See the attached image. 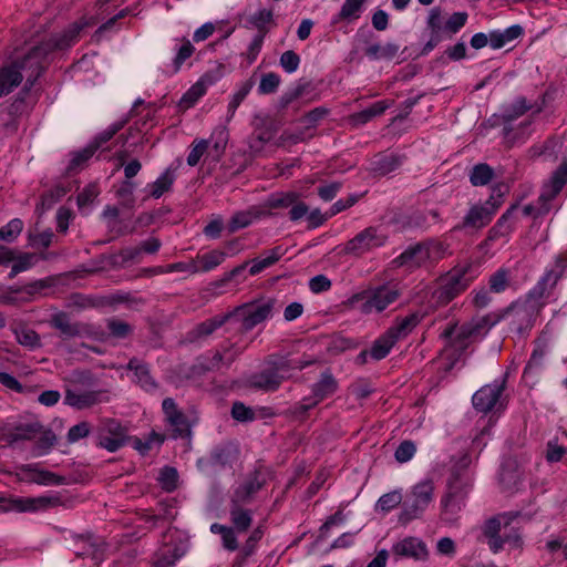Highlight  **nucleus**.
<instances>
[{"label":"nucleus","instance_id":"obj_1","mask_svg":"<svg viewBox=\"0 0 567 567\" xmlns=\"http://www.w3.org/2000/svg\"><path fill=\"white\" fill-rule=\"evenodd\" d=\"M83 24H71L60 34L42 41L31 48L23 56L17 58L0 68V97L7 96L18 87L23 79V91H30L48 64V55L54 50H64L75 44Z\"/></svg>","mask_w":567,"mask_h":567},{"label":"nucleus","instance_id":"obj_2","mask_svg":"<svg viewBox=\"0 0 567 567\" xmlns=\"http://www.w3.org/2000/svg\"><path fill=\"white\" fill-rule=\"evenodd\" d=\"M518 516L517 512H506L486 520L483 535L494 554L505 549L509 551L522 549L524 542L519 529L511 526Z\"/></svg>","mask_w":567,"mask_h":567},{"label":"nucleus","instance_id":"obj_3","mask_svg":"<svg viewBox=\"0 0 567 567\" xmlns=\"http://www.w3.org/2000/svg\"><path fill=\"white\" fill-rule=\"evenodd\" d=\"M472 482L465 472H453L447 481L445 494L441 498V519L446 524H455L465 502Z\"/></svg>","mask_w":567,"mask_h":567},{"label":"nucleus","instance_id":"obj_4","mask_svg":"<svg viewBox=\"0 0 567 567\" xmlns=\"http://www.w3.org/2000/svg\"><path fill=\"white\" fill-rule=\"evenodd\" d=\"M503 196L504 192L501 186L493 188L491 196L484 203H475L468 207L462 220L452 228V231H478L485 228L503 205Z\"/></svg>","mask_w":567,"mask_h":567},{"label":"nucleus","instance_id":"obj_5","mask_svg":"<svg viewBox=\"0 0 567 567\" xmlns=\"http://www.w3.org/2000/svg\"><path fill=\"white\" fill-rule=\"evenodd\" d=\"M435 485L432 478H425L411 487L402 503L399 523L408 525L422 517L434 499Z\"/></svg>","mask_w":567,"mask_h":567},{"label":"nucleus","instance_id":"obj_6","mask_svg":"<svg viewBox=\"0 0 567 567\" xmlns=\"http://www.w3.org/2000/svg\"><path fill=\"white\" fill-rule=\"evenodd\" d=\"M401 296V290L396 284L388 282L377 287H371L362 292L353 295L348 302L354 305L361 302L360 311L364 315L380 313L390 305L395 302Z\"/></svg>","mask_w":567,"mask_h":567},{"label":"nucleus","instance_id":"obj_7","mask_svg":"<svg viewBox=\"0 0 567 567\" xmlns=\"http://www.w3.org/2000/svg\"><path fill=\"white\" fill-rule=\"evenodd\" d=\"M475 277V269L471 265L454 267L442 278L440 287L433 292V298L440 306L447 305L464 292Z\"/></svg>","mask_w":567,"mask_h":567},{"label":"nucleus","instance_id":"obj_8","mask_svg":"<svg viewBox=\"0 0 567 567\" xmlns=\"http://www.w3.org/2000/svg\"><path fill=\"white\" fill-rule=\"evenodd\" d=\"M445 248L439 241L419 243L410 246L402 254L392 260L394 267H404L409 271H413L427 262L437 261L443 258Z\"/></svg>","mask_w":567,"mask_h":567},{"label":"nucleus","instance_id":"obj_9","mask_svg":"<svg viewBox=\"0 0 567 567\" xmlns=\"http://www.w3.org/2000/svg\"><path fill=\"white\" fill-rule=\"evenodd\" d=\"M275 305L276 300L269 298L260 302L244 303L229 312L231 320L240 323V330L248 332L272 316Z\"/></svg>","mask_w":567,"mask_h":567},{"label":"nucleus","instance_id":"obj_10","mask_svg":"<svg viewBox=\"0 0 567 567\" xmlns=\"http://www.w3.org/2000/svg\"><path fill=\"white\" fill-rule=\"evenodd\" d=\"M386 240L388 236L380 227L370 226L348 240L343 250L349 255L360 257L384 246Z\"/></svg>","mask_w":567,"mask_h":567},{"label":"nucleus","instance_id":"obj_11","mask_svg":"<svg viewBox=\"0 0 567 567\" xmlns=\"http://www.w3.org/2000/svg\"><path fill=\"white\" fill-rule=\"evenodd\" d=\"M59 499L50 496L22 497L0 494V509L4 512L35 513L58 505Z\"/></svg>","mask_w":567,"mask_h":567},{"label":"nucleus","instance_id":"obj_12","mask_svg":"<svg viewBox=\"0 0 567 567\" xmlns=\"http://www.w3.org/2000/svg\"><path fill=\"white\" fill-rule=\"evenodd\" d=\"M536 310V305L525 300L512 303L504 316L509 320L511 330L523 336L533 328Z\"/></svg>","mask_w":567,"mask_h":567},{"label":"nucleus","instance_id":"obj_13","mask_svg":"<svg viewBox=\"0 0 567 567\" xmlns=\"http://www.w3.org/2000/svg\"><path fill=\"white\" fill-rule=\"evenodd\" d=\"M73 553L83 559H90V564L100 565L104 560L105 544L93 535H79L74 538Z\"/></svg>","mask_w":567,"mask_h":567},{"label":"nucleus","instance_id":"obj_14","mask_svg":"<svg viewBox=\"0 0 567 567\" xmlns=\"http://www.w3.org/2000/svg\"><path fill=\"white\" fill-rule=\"evenodd\" d=\"M127 440L126 427L118 421L109 419L101 427L97 445L109 452H116L127 443Z\"/></svg>","mask_w":567,"mask_h":567},{"label":"nucleus","instance_id":"obj_15","mask_svg":"<svg viewBox=\"0 0 567 567\" xmlns=\"http://www.w3.org/2000/svg\"><path fill=\"white\" fill-rule=\"evenodd\" d=\"M282 382V375L277 372L274 364L267 359L260 371L247 378L246 385L256 391L275 392L280 388Z\"/></svg>","mask_w":567,"mask_h":567},{"label":"nucleus","instance_id":"obj_16","mask_svg":"<svg viewBox=\"0 0 567 567\" xmlns=\"http://www.w3.org/2000/svg\"><path fill=\"white\" fill-rule=\"evenodd\" d=\"M162 409L166 423L173 430V437H187L190 435V425L187 416L177 408L176 402L172 398L163 400Z\"/></svg>","mask_w":567,"mask_h":567},{"label":"nucleus","instance_id":"obj_17","mask_svg":"<svg viewBox=\"0 0 567 567\" xmlns=\"http://www.w3.org/2000/svg\"><path fill=\"white\" fill-rule=\"evenodd\" d=\"M21 481L45 486H59L65 478L48 470L40 467L38 463L22 464L18 467Z\"/></svg>","mask_w":567,"mask_h":567},{"label":"nucleus","instance_id":"obj_18","mask_svg":"<svg viewBox=\"0 0 567 567\" xmlns=\"http://www.w3.org/2000/svg\"><path fill=\"white\" fill-rule=\"evenodd\" d=\"M109 391L107 390H90L78 392L72 389L65 390L64 403L69 406H72L76 410H84L92 408L102 402L109 401Z\"/></svg>","mask_w":567,"mask_h":567},{"label":"nucleus","instance_id":"obj_19","mask_svg":"<svg viewBox=\"0 0 567 567\" xmlns=\"http://www.w3.org/2000/svg\"><path fill=\"white\" fill-rule=\"evenodd\" d=\"M505 379L502 381H495L492 384H486L477 390L473 398V406L478 412L487 413L489 412L498 402L504 389H505Z\"/></svg>","mask_w":567,"mask_h":567},{"label":"nucleus","instance_id":"obj_20","mask_svg":"<svg viewBox=\"0 0 567 567\" xmlns=\"http://www.w3.org/2000/svg\"><path fill=\"white\" fill-rule=\"evenodd\" d=\"M165 542L155 554L154 567H171L186 553V545L181 539L175 540L172 534L166 535Z\"/></svg>","mask_w":567,"mask_h":567},{"label":"nucleus","instance_id":"obj_21","mask_svg":"<svg viewBox=\"0 0 567 567\" xmlns=\"http://www.w3.org/2000/svg\"><path fill=\"white\" fill-rule=\"evenodd\" d=\"M126 370L133 372V382L146 392H155L158 383L151 374L150 365L143 360L133 357L125 367Z\"/></svg>","mask_w":567,"mask_h":567},{"label":"nucleus","instance_id":"obj_22","mask_svg":"<svg viewBox=\"0 0 567 567\" xmlns=\"http://www.w3.org/2000/svg\"><path fill=\"white\" fill-rule=\"evenodd\" d=\"M561 277V272L553 269L546 270L536 285L527 293L526 300L530 303H538L544 298H548Z\"/></svg>","mask_w":567,"mask_h":567},{"label":"nucleus","instance_id":"obj_23","mask_svg":"<svg viewBox=\"0 0 567 567\" xmlns=\"http://www.w3.org/2000/svg\"><path fill=\"white\" fill-rule=\"evenodd\" d=\"M518 209V205L514 204L497 219L492 228L487 233V237L484 240V245H488L489 241H495L501 237L508 236L514 231L517 218L515 212Z\"/></svg>","mask_w":567,"mask_h":567},{"label":"nucleus","instance_id":"obj_24","mask_svg":"<svg viewBox=\"0 0 567 567\" xmlns=\"http://www.w3.org/2000/svg\"><path fill=\"white\" fill-rule=\"evenodd\" d=\"M392 551L395 556L410 557L415 560H425L429 550L425 543L417 537H406L393 545Z\"/></svg>","mask_w":567,"mask_h":567},{"label":"nucleus","instance_id":"obj_25","mask_svg":"<svg viewBox=\"0 0 567 567\" xmlns=\"http://www.w3.org/2000/svg\"><path fill=\"white\" fill-rule=\"evenodd\" d=\"M423 318L424 315L420 311L411 312L405 317H398L386 332L398 342L406 338L421 323Z\"/></svg>","mask_w":567,"mask_h":567},{"label":"nucleus","instance_id":"obj_26","mask_svg":"<svg viewBox=\"0 0 567 567\" xmlns=\"http://www.w3.org/2000/svg\"><path fill=\"white\" fill-rule=\"evenodd\" d=\"M231 320L230 312L216 315L205 321L196 324L189 332L188 338L192 342L204 340L212 336L217 329Z\"/></svg>","mask_w":567,"mask_h":567},{"label":"nucleus","instance_id":"obj_27","mask_svg":"<svg viewBox=\"0 0 567 567\" xmlns=\"http://www.w3.org/2000/svg\"><path fill=\"white\" fill-rule=\"evenodd\" d=\"M268 359L271 364H274L277 372L282 375V381L290 379L295 371H300L312 363L311 360L290 355H270Z\"/></svg>","mask_w":567,"mask_h":567},{"label":"nucleus","instance_id":"obj_28","mask_svg":"<svg viewBox=\"0 0 567 567\" xmlns=\"http://www.w3.org/2000/svg\"><path fill=\"white\" fill-rule=\"evenodd\" d=\"M567 184V158H565L560 165L554 171L549 183L545 186L544 192L540 195L543 200L554 199Z\"/></svg>","mask_w":567,"mask_h":567},{"label":"nucleus","instance_id":"obj_29","mask_svg":"<svg viewBox=\"0 0 567 567\" xmlns=\"http://www.w3.org/2000/svg\"><path fill=\"white\" fill-rule=\"evenodd\" d=\"M442 337L444 339L451 340L453 346L460 349H464L467 347L468 340L472 339L473 337H477V333L472 322L470 321L467 323L462 324L461 327H447L443 331Z\"/></svg>","mask_w":567,"mask_h":567},{"label":"nucleus","instance_id":"obj_30","mask_svg":"<svg viewBox=\"0 0 567 567\" xmlns=\"http://www.w3.org/2000/svg\"><path fill=\"white\" fill-rule=\"evenodd\" d=\"M235 360L234 355H226L220 352H215L210 358H202L197 360L192 367L193 374H204L208 371L218 370L223 364L229 367Z\"/></svg>","mask_w":567,"mask_h":567},{"label":"nucleus","instance_id":"obj_31","mask_svg":"<svg viewBox=\"0 0 567 567\" xmlns=\"http://www.w3.org/2000/svg\"><path fill=\"white\" fill-rule=\"evenodd\" d=\"M367 0H344L340 11L331 19L333 27L342 22L351 23L361 17L363 4Z\"/></svg>","mask_w":567,"mask_h":567},{"label":"nucleus","instance_id":"obj_32","mask_svg":"<svg viewBox=\"0 0 567 567\" xmlns=\"http://www.w3.org/2000/svg\"><path fill=\"white\" fill-rule=\"evenodd\" d=\"M261 487L262 483L257 476L249 477L235 489L230 503L238 505L248 504Z\"/></svg>","mask_w":567,"mask_h":567},{"label":"nucleus","instance_id":"obj_33","mask_svg":"<svg viewBox=\"0 0 567 567\" xmlns=\"http://www.w3.org/2000/svg\"><path fill=\"white\" fill-rule=\"evenodd\" d=\"M337 389V380L330 372L326 371L321 374L319 381L312 385V393L310 396L319 404L326 398L332 395Z\"/></svg>","mask_w":567,"mask_h":567},{"label":"nucleus","instance_id":"obj_34","mask_svg":"<svg viewBox=\"0 0 567 567\" xmlns=\"http://www.w3.org/2000/svg\"><path fill=\"white\" fill-rule=\"evenodd\" d=\"M389 106L390 103L386 101H378L371 104L369 107L351 114L349 120L354 126H361L374 117L382 115L389 109Z\"/></svg>","mask_w":567,"mask_h":567},{"label":"nucleus","instance_id":"obj_35","mask_svg":"<svg viewBox=\"0 0 567 567\" xmlns=\"http://www.w3.org/2000/svg\"><path fill=\"white\" fill-rule=\"evenodd\" d=\"M42 430V424L38 421L30 423H20L14 425L10 432L8 433L9 442H18V441H31Z\"/></svg>","mask_w":567,"mask_h":567},{"label":"nucleus","instance_id":"obj_36","mask_svg":"<svg viewBox=\"0 0 567 567\" xmlns=\"http://www.w3.org/2000/svg\"><path fill=\"white\" fill-rule=\"evenodd\" d=\"M264 213L257 208L251 207L247 210L235 213L228 221V231L236 233L239 229L248 227L255 219H258Z\"/></svg>","mask_w":567,"mask_h":567},{"label":"nucleus","instance_id":"obj_37","mask_svg":"<svg viewBox=\"0 0 567 567\" xmlns=\"http://www.w3.org/2000/svg\"><path fill=\"white\" fill-rule=\"evenodd\" d=\"M401 164V157L395 154H379L374 156L371 169L375 175L384 176L395 171Z\"/></svg>","mask_w":567,"mask_h":567},{"label":"nucleus","instance_id":"obj_38","mask_svg":"<svg viewBox=\"0 0 567 567\" xmlns=\"http://www.w3.org/2000/svg\"><path fill=\"white\" fill-rule=\"evenodd\" d=\"M226 259V254L221 250H212L203 255H197L193 260L196 272H207L218 267Z\"/></svg>","mask_w":567,"mask_h":567},{"label":"nucleus","instance_id":"obj_39","mask_svg":"<svg viewBox=\"0 0 567 567\" xmlns=\"http://www.w3.org/2000/svg\"><path fill=\"white\" fill-rule=\"evenodd\" d=\"M176 53L173 59L172 65L169 66L168 70V72L172 74L177 73L181 70L184 62L188 60L195 52V47L188 39H176Z\"/></svg>","mask_w":567,"mask_h":567},{"label":"nucleus","instance_id":"obj_40","mask_svg":"<svg viewBox=\"0 0 567 567\" xmlns=\"http://www.w3.org/2000/svg\"><path fill=\"white\" fill-rule=\"evenodd\" d=\"M68 193L66 188L56 185L41 195L40 202L35 206V213L40 216L51 209Z\"/></svg>","mask_w":567,"mask_h":567},{"label":"nucleus","instance_id":"obj_41","mask_svg":"<svg viewBox=\"0 0 567 567\" xmlns=\"http://www.w3.org/2000/svg\"><path fill=\"white\" fill-rule=\"evenodd\" d=\"M523 34V28L518 24L511 25L504 31L489 33V45L493 49H501Z\"/></svg>","mask_w":567,"mask_h":567},{"label":"nucleus","instance_id":"obj_42","mask_svg":"<svg viewBox=\"0 0 567 567\" xmlns=\"http://www.w3.org/2000/svg\"><path fill=\"white\" fill-rule=\"evenodd\" d=\"M174 182L175 173L171 167H168L155 182L148 184L147 187L150 188V195L156 199L162 197L166 192L171 190Z\"/></svg>","mask_w":567,"mask_h":567},{"label":"nucleus","instance_id":"obj_43","mask_svg":"<svg viewBox=\"0 0 567 567\" xmlns=\"http://www.w3.org/2000/svg\"><path fill=\"white\" fill-rule=\"evenodd\" d=\"M50 322L64 338H73L81 333L80 324L71 322L65 312L55 313Z\"/></svg>","mask_w":567,"mask_h":567},{"label":"nucleus","instance_id":"obj_44","mask_svg":"<svg viewBox=\"0 0 567 567\" xmlns=\"http://www.w3.org/2000/svg\"><path fill=\"white\" fill-rule=\"evenodd\" d=\"M395 343L396 342L392 339V337L385 331L372 343L369 350L370 357L375 361L384 359L390 353Z\"/></svg>","mask_w":567,"mask_h":567},{"label":"nucleus","instance_id":"obj_45","mask_svg":"<svg viewBox=\"0 0 567 567\" xmlns=\"http://www.w3.org/2000/svg\"><path fill=\"white\" fill-rule=\"evenodd\" d=\"M165 441V435L152 431L145 440L137 436L128 437L127 442H131L132 446L138 451L142 455L147 454L153 445L161 446Z\"/></svg>","mask_w":567,"mask_h":567},{"label":"nucleus","instance_id":"obj_46","mask_svg":"<svg viewBox=\"0 0 567 567\" xmlns=\"http://www.w3.org/2000/svg\"><path fill=\"white\" fill-rule=\"evenodd\" d=\"M399 50L400 48L398 44L390 42L384 45L380 43H373L369 45L364 52L365 55L371 60H391L398 54Z\"/></svg>","mask_w":567,"mask_h":567},{"label":"nucleus","instance_id":"obj_47","mask_svg":"<svg viewBox=\"0 0 567 567\" xmlns=\"http://www.w3.org/2000/svg\"><path fill=\"white\" fill-rule=\"evenodd\" d=\"M230 517L238 532H246L251 524V512L243 508V505L230 503Z\"/></svg>","mask_w":567,"mask_h":567},{"label":"nucleus","instance_id":"obj_48","mask_svg":"<svg viewBox=\"0 0 567 567\" xmlns=\"http://www.w3.org/2000/svg\"><path fill=\"white\" fill-rule=\"evenodd\" d=\"M248 22L265 38L269 31L267 25L274 23V13L271 10L260 9L249 17Z\"/></svg>","mask_w":567,"mask_h":567},{"label":"nucleus","instance_id":"obj_49","mask_svg":"<svg viewBox=\"0 0 567 567\" xmlns=\"http://www.w3.org/2000/svg\"><path fill=\"white\" fill-rule=\"evenodd\" d=\"M298 198L299 195L296 192L275 193L267 198L266 206L270 209L288 208L293 205Z\"/></svg>","mask_w":567,"mask_h":567},{"label":"nucleus","instance_id":"obj_50","mask_svg":"<svg viewBox=\"0 0 567 567\" xmlns=\"http://www.w3.org/2000/svg\"><path fill=\"white\" fill-rule=\"evenodd\" d=\"M494 176L493 168L487 164L475 165L470 174V182L473 186L487 185Z\"/></svg>","mask_w":567,"mask_h":567},{"label":"nucleus","instance_id":"obj_51","mask_svg":"<svg viewBox=\"0 0 567 567\" xmlns=\"http://www.w3.org/2000/svg\"><path fill=\"white\" fill-rule=\"evenodd\" d=\"M157 480L162 489L167 493H172L177 488L178 473L175 467L165 466L161 470Z\"/></svg>","mask_w":567,"mask_h":567},{"label":"nucleus","instance_id":"obj_52","mask_svg":"<svg viewBox=\"0 0 567 567\" xmlns=\"http://www.w3.org/2000/svg\"><path fill=\"white\" fill-rule=\"evenodd\" d=\"M208 141L210 142L215 158L219 159L228 142V132L224 127H217Z\"/></svg>","mask_w":567,"mask_h":567},{"label":"nucleus","instance_id":"obj_53","mask_svg":"<svg viewBox=\"0 0 567 567\" xmlns=\"http://www.w3.org/2000/svg\"><path fill=\"white\" fill-rule=\"evenodd\" d=\"M40 436L35 443L34 450L37 451V455L47 454L55 444H56V435L50 429H43L39 433Z\"/></svg>","mask_w":567,"mask_h":567},{"label":"nucleus","instance_id":"obj_54","mask_svg":"<svg viewBox=\"0 0 567 567\" xmlns=\"http://www.w3.org/2000/svg\"><path fill=\"white\" fill-rule=\"evenodd\" d=\"M467 18L468 14L466 12H454L445 22L443 32L451 39L465 25Z\"/></svg>","mask_w":567,"mask_h":567},{"label":"nucleus","instance_id":"obj_55","mask_svg":"<svg viewBox=\"0 0 567 567\" xmlns=\"http://www.w3.org/2000/svg\"><path fill=\"white\" fill-rule=\"evenodd\" d=\"M94 147L90 145L79 152L73 153L72 158L66 167L68 174H72L80 168L93 156Z\"/></svg>","mask_w":567,"mask_h":567},{"label":"nucleus","instance_id":"obj_56","mask_svg":"<svg viewBox=\"0 0 567 567\" xmlns=\"http://www.w3.org/2000/svg\"><path fill=\"white\" fill-rule=\"evenodd\" d=\"M509 271L505 268H499L488 279L489 290L499 293L508 287Z\"/></svg>","mask_w":567,"mask_h":567},{"label":"nucleus","instance_id":"obj_57","mask_svg":"<svg viewBox=\"0 0 567 567\" xmlns=\"http://www.w3.org/2000/svg\"><path fill=\"white\" fill-rule=\"evenodd\" d=\"M209 146L210 142L208 140H194L187 156V164L192 167L196 166Z\"/></svg>","mask_w":567,"mask_h":567},{"label":"nucleus","instance_id":"obj_58","mask_svg":"<svg viewBox=\"0 0 567 567\" xmlns=\"http://www.w3.org/2000/svg\"><path fill=\"white\" fill-rule=\"evenodd\" d=\"M281 83L280 76L275 72H268L264 74L260 79L258 85L259 94H272L275 93Z\"/></svg>","mask_w":567,"mask_h":567},{"label":"nucleus","instance_id":"obj_59","mask_svg":"<svg viewBox=\"0 0 567 567\" xmlns=\"http://www.w3.org/2000/svg\"><path fill=\"white\" fill-rule=\"evenodd\" d=\"M23 221L19 218L11 219L0 228V240L12 243L22 231Z\"/></svg>","mask_w":567,"mask_h":567},{"label":"nucleus","instance_id":"obj_60","mask_svg":"<svg viewBox=\"0 0 567 567\" xmlns=\"http://www.w3.org/2000/svg\"><path fill=\"white\" fill-rule=\"evenodd\" d=\"M403 496L400 491H392L390 493L383 494L378 503L377 508L380 511L388 513L391 509L395 508L398 505L403 503Z\"/></svg>","mask_w":567,"mask_h":567},{"label":"nucleus","instance_id":"obj_61","mask_svg":"<svg viewBox=\"0 0 567 567\" xmlns=\"http://www.w3.org/2000/svg\"><path fill=\"white\" fill-rule=\"evenodd\" d=\"M532 109V105L528 104L527 100L523 96L518 97L511 109L506 111V113L503 115L505 122H512L519 116L524 115L527 111Z\"/></svg>","mask_w":567,"mask_h":567},{"label":"nucleus","instance_id":"obj_62","mask_svg":"<svg viewBox=\"0 0 567 567\" xmlns=\"http://www.w3.org/2000/svg\"><path fill=\"white\" fill-rule=\"evenodd\" d=\"M71 300L74 306L86 309V308H97L104 305L103 299L96 296H86L82 293H74L71 297Z\"/></svg>","mask_w":567,"mask_h":567},{"label":"nucleus","instance_id":"obj_63","mask_svg":"<svg viewBox=\"0 0 567 567\" xmlns=\"http://www.w3.org/2000/svg\"><path fill=\"white\" fill-rule=\"evenodd\" d=\"M236 449L231 445L221 446L215 450L213 453V461L216 464L225 466L230 464L236 457Z\"/></svg>","mask_w":567,"mask_h":567},{"label":"nucleus","instance_id":"obj_64","mask_svg":"<svg viewBox=\"0 0 567 567\" xmlns=\"http://www.w3.org/2000/svg\"><path fill=\"white\" fill-rule=\"evenodd\" d=\"M416 446L412 441H403L395 450L394 457L399 463L409 462L415 454Z\"/></svg>","mask_w":567,"mask_h":567}]
</instances>
